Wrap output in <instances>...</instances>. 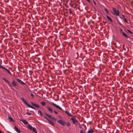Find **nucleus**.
Masks as SVG:
<instances>
[{
	"label": "nucleus",
	"mask_w": 133,
	"mask_h": 133,
	"mask_svg": "<svg viewBox=\"0 0 133 133\" xmlns=\"http://www.w3.org/2000/svg\"><path fill=\"white\" fill-rule=\"evenodd\" d=\"M112 10L114 13V14H113L115 15L116 16H119V11L117 9L115 8H113Z\"/></svg>",
	"instance_id": "f257e3e1"
},
{
	"label": "nucleus",
	"mask_w": 133,
	"mask_h": 133,
	"mask_svg": "<svg viewBox=\"0 0 133 133\" xmlns=\"http://www.w3.org/2000/svg\"><path fill=\"white\" fill-rule=\"evenodd\" d=\"M22 100L24 102V103L28 107L31 108L33 109H34V110L36 109V108L34 107H33L31 105H29L27 103V102L25 101L24 98L23 97H22L21 98Z\"/></svg>",
	"instance_id": "f03ea898"
},
{
	"label": "nucleus",
	"mask_w": 133,
	"mask_h": 133,
	"mask_svg": "<svg viewBox=\"0 0 133 133\" xmlns=\"http://www.w3.org/2000/svg\"><path fill=\"white\" fill-rule=\"evenodd\" d=\"M71 120L72 121L73 123L75 125H76L77 123H78V121L76 119L75 117H73L71 118Z\"/></svg>",
	"instance_id": "7ed1b4c3"
},
{
	"label": "nucleus",
	"mask_w": 133,
	"mask_h": 133,
	"mask_svg": "<svg viewBox=\"0 0 133 133\" xmlns=\"http://www.w3.org/2000/svg\"><path fill=\"white\" fill-rule=\"evenodd\" d=\"M57 122L63 126L64 125L66 124V123L65 122L61 120L58 121Z\"/></svg>",
	"instance_id": "20e7f679"
},
{
	"label": "nucleus",
	"mask_w": 133,
	"mask_h": 133,
	"mask_svg": "<svg viewBox=\"0 0 133 133\" xmlns=\"http://www.w3.org/2000/svg\"><path fill=\"white\" fill-rule=\"evenodd\" d=\"M3 80L6 83L8 84L10 87L11 88V86L9 82L4 78H3Z\"/></svg>",
	"instance_id": "39448f33"
},
{
	"label": "nucleus",
	"mask_w": 133,
	"mask_h": 133,
	"mask_svg": "<svg viewBox=\"0 0 133 133\" xmlns=\"http://www.w3.org/2000/svg\"><path fill=\"white\" fill-rule=\"evenodd\" d=\"M3 80L6 83L8 84L10 87L11 88V86L9 82L4 78H3Z\"/></svg>",
	"instance_id": "423d86ee"
},
{
	"label": "nucleus",
	"mask_w": 133,
	"mask_h": 133,
	"mask_svg": "<svg viewBox=\"0 0 133 133\" xmlns=\"http://www.w3.org/2000/svg\"><path fill=\"white\" fill-rule=\"evenodd\" d=\"M16 79L17 81L21 84L25 85V83L23 82L21 80H20L18 78H16Z\"/></svg>",
	"instance_id": "0eeeda50"
},
{
	"label": "nucleus",
	"mask_w": 133,
	"mask_h": 133,
	"mask_svg": "<svg viewBox=\"0 0 133 133\" xmlns=\"http://www.w3.org/2000/svg\"><path fill=\"white\" fill-rule=\"evenodd\" d=\"M51 103L54 106H55L57 108L61 110H62V108L59 106L57 105L56 104H55L53 102Z\"/></svg>",
	"instance_id": "6e6552de"
},
{
	"label": "nucleus",
	"mask_w": 133,
	"mask_h": 133,
	"mask_svg": "<svg viewBox=\"0 0 133 133\" xmlns=\"http://www.w3.org/2000/svg\"><path fill=\"white\" fill-rule=\"evenodd\" d=\"M31 103L32 105L33 106H35V107H37V108H39L40 107V106L38 104H37L36 103H35L32 102H31Z\"/></svg>",
	"instance_id": "1a4fd4ad"
},
{
	"label": "nucleus",
	"mask_w": 133,
	"mask_h": 133,
	"mask_svg": "<svg viewBox=\"0 0 133 133\" xmlns=\"http://www.w3.org/2000/svg\"><path fill=\"white\" fill-rule=\"evenodd\" d=\"M20 121L22 122L25 124L27 125L29 124L28 122L25 120L23 119H20Z\"/></svg>",
	"instance_id": "9d476101"
},
{
	"label": "nucleus",
	"mask_w": 133,
	"mask_h": 133,
	"mask_svg": "<svg viewBox=\"0 0 133 133\" xmlns=\"http://www.w3.org/2000/svg\"><path fill=\"white\" fill-rule=\"evenodd\" d=\"M46 108L50 113H52L53 111L52 108L49 107H47Z\"/></svg>",
	"instance_id": "9b49d317"
},
{
	"label": "nucleus",
	"mask_w": 133,
	"mask_h": 133,
	"mask_svg": "<svg viewBox=\"0 0 133 133\" xmlns=\"http://www.w3.org/2000/svg\"><path fill=\"white\" fill-rule=\"evenodd\" d=\"M47 121H48V123L52 125L53 126H54V125L55 124L53 122H52V121L50 120L49 119H48Z\"/></svg>",
	"instance_id": "f8f14e48"
},
{
	"label": "nucleus",
	"mask_w": 133,
	"mask_h": 133,
	"mask_svg": "<svg viewBox=\"0 0 133 133\" xmlns=\"http://www.w3.org/2000/svg\"><path fill=\"white\" fill-rule=\"evenodd\" d=\"M67 114V115L70 117H73L72 115L71 114V113L68 112L67 111H64Z\"/></svg>",
	"instance_id": "ddd939ff"
},
{
	"label": "nucleus",
	"mask_w": 133,
	"mask_h": 133,
	"mask_svg": "<svg viewBox=\"0 0 133 133\" xmlns=\"http://www.w3.org/2000/svg\"><path fill=\"white\" fill-rule=\"evenodd\" d=\"M14 129L18 133H19L20 132V131L17 128L16 126H15L14 128Z\"/></svg>",
	"instance_id": "4468645a"
},
{
	"label": "nucleus",
	"mask_w": 133,
	"mask_h": 133,
	"mask_svg": "<svg viewBox=\"0 0 133 133\" xmlns=\"http://www.w3.org/2000/svg\"><path fill=\"white\" fill-rule=\"evenodd\" d=\"M14 87H15L17 85V84L14 80H13L12 83Z\"/></svg>",
	"instance_id": "2eb2a0df"
},
{
	"label": "nucleus",
	"mask_w": 133,
	"mask_h": 133,
	"mask_svg": "<svg viewBox=\"0 0 133 133\" xmlns=\"http://www.w3.org/2000/svg\"><path fill=\"white\" fill-rule=\"evenodd\" d=\"M121 34L124 37L126 38H128V36L123 31L121 33Z\"/></svg>",
	"instance_id": "dca6fc26"
},
{
	"label": "nucleus",
	"mask_w": 133,
	"mask_h": 133,
	"mask_svg": "<svg viewBox=\"0 0 133 133\" xmlns=\"http://www.w3.org/2000/svg\"><path fill=\"white\" fill-rule=\"evenodd\" d=\"M8 119H9V121L10 122H12L14 121V120H13V119H12V118L10 116H8Z\"/></svg>",
	"instance_id": "f3484780"
},
{
	"label": "nucleus",
	"mask_w": 133,
	"mask_h": 133,
	"mask_svg": "<svg viewBox=\"0 0 133 133\" xmlns=\"http://www.w3.org/2000/svg\"><path fill=\"white\" fill-rule=\"evenodd\" d=\"M28 127L30 130H32L34 128L31 125H29L28 126Z\"/></svg>",
	"instance_id": "a211bd4d"
},
{
	"label": "nucleus",
	"mask_w": 133,
	"mask_h": 133,
	"mask_svg": "<svg viewBox=\"0 0 133 133\" xmlns=\"http://www.w3.org/2000/svg\"><path fill=\"white\" fill-rule=\"evenodd\" d=\"M107 17L108 18V19H109V20L111 22H113L112 20L111 19L110 17H109L108 16H107Z\"/></svg>",
	"instance_id": "6ab92c4d"
},
{
	"label": "nucleus",
	"mask_w": 133,
	"mask_h": 133,
	"mask_svg": "<svg viewBox=\"0 0 133 133\" xmlns=\"http://www.w3.org/2000/svg\"><path fill=\"white\" fill-rule=\"evenodd\" d=\"M38 113L41 116H43L42 112L41 111L39 110L38 111Z\"/></svg>",
	"instance_id": "aec40b11"
},
{
	"label": "nucleus",
	"mask_w": 133,
	"mask_h": 133,
	"mask_svg": "<svg viewBox=\"0 0 133 133\" xmlns=\"http://www.w3.org/2000/svg\"><path fill=\"white\" fill-rule=\"evenodd\" d=\"M94 131L91 129L90 130H89L88 131V133H93Z\"/></svg>",
	"instance_id": "412c9836"
},
{
	"label": "nucleus",
	"mask_w": 133,
	"mask_h": 133,
	"mask_svg": "<svg viewBox=\"0 0 133 133\" xmlns=\"http://www.w3.org/2000/svg\"><path fill=\"white\" fill-rule=\"evenodd\" d=\"M127 41L130 42L132 41L133 42V39L130 38H129V39L127 40Z\"/></svg>",
	"instance_id": "4be33fe9"
},
{
	"label": "nucleus",
	"mask_w": 133,
	"mask_h": 133,
	"mask_svg": "<svg viewBox=\"0 0 133 133\" xmlns=\"http://www.w3.org/2000/svg\"><path fill=\"white\" fill-rule=\"evenodd\" d=\"M32 130L34 132L36 133L37 132V130L35 128H34Z\"/></svg>",
	"instance_id": "5701e85b"
},
{
	"label": "nucleus",
	"mask_w": 133,
	"mask_h": 133,
	"mask_svg": "<svg viewBox=\"0 0 133 133\" xmlns=\"http://www.w3.org/2000/svg\"><path fill=\"white\" fill-rule=\"evenodd\" d=\"M6 70L7 72H8L9 74H11V73L6 68H5V69H4Z\"/></svg>",
	"instance_id": "b1692460"
},
{
	"label": "nucleus",
	"mask_w": 133,
	"mask_h": 133,
	"mask_svg": "<svg viewBox=\"0 0 133 133\" xmlns=\"http://www.w3.org/2000/svg\"><path fill=\"white\" fill-rule=\"evenodd\" d=\"M119 31L120 32L121 34L123 31V30L121 29L120 28H119Z\"/></svg>",
	"instance_id": "393cba45"
},
{
	"label": "nucleus",
	"mask_w": 133,
	"mask_h": 133,
	"mask_svg": "<svg viewBox=\"0 0 133 133\" xmlns=\"http://www.w3.org/2000/svg\"><path fill=\"white\" fill-rule=\"evenodd\" d=\"M41 104L43 106H44L46 104V103L44 102H41Z\"/></svg>",
	"instance_id": "a878e982"
},
{
	"label": "nucleus",
	"mask_w": 133,
	"mask_h": 133,
	"mask_svg": "<svg viewBox=\"0 0 133 133\" xmlns=\"http://www.w3.org/2000/svg\"><path fill=\"white\" fill-rule=\"evenodd\" d=\"M123 20L124 22H125L127 23H128V21L125 18H123Z\"/></svg>",
	"instance_id": "bb28decb"
},
{
	"label": "nucleus",
	"mask_w": 133,
	"mask_h": 133,
	"mask_svg": "<svg viewBox=\"0 0 133 133\" xmlns=\"http://www.w3.org/2000/svg\"><path fill=\"white\" fill-rule=\"evenodd\" d=\"M0 68H2L3 69H5V68L3 66H2L1 65H0Z\"/></svg>",
	"instance_id": "cd10ccee"
},
{
	"label": "nucleus",
	"mask_w": 133,
	"mask_h": 133,
	"mask_svg": "<svg viewBox=\"0 0 133 133\" xmlns=\"http://www.w3.org/2000/svg\"><path fill=\"white\" fill-rule=\"evenodd\" d=\"M51 119H53L54 121H56L57 120L54 117H52Z\"/></svg>",
	"instance_id": "c85d7f7f"
},
{
	"label": "nucleus",
	"mask_w": 133,
	"mask_h": 133,
	"mask_svg": "<svg viewBox=\"0 0 133 133\" xmlns=\"http://www.w3.org/2000/svg\"><path fill=\"white\" fill-rule=\"evenodd\" d=\"M70 125V123L68 122L67 124V126H69Z\"/></svg>",
	"instance_id": "c756f323"
},
{
	"label": "nucleus",
	"mask_w": 133,
	"mask_h": 133,
	"mask_svg": "<svg viewBox=\"0 0 133 133\" xmlns=\"http://www.w3.org/2000/svg\"><path fill=\"white\" fill-rule=\"evenodd\" d=\"M80 133H84L83 131V130H81L80 131Z\"/></svg>",
	"instance_id": "7c9ffc66"
},
{
	"label": "nucleus",
	"mask_w": 133,
	"mask_h": 133,
	"mask_svg": "<svg viewBox=\"0 0 133 133\" xmlns=\"http://www.w3.org/2000/svg\"><path fill=\"white\" fill-rule=\"evenodd\" d=\"M127 31L128 32H129L131 34L132 33V32L131 31H130V30H129L128 29L127 30Z\"/></svg>",
	"instance_id": "2f4dec72"
},
{
	"label": "nucleus",
	"mask_w": 133,
	"mask_h": 133,
	"mask_svg": "<svg viewBox=\"0 0 133 133\" xmlns=\"http://www.w3.org/2000/svg\"><path fill=\"white\" fill-rule=\"evenodd\" d=\"M48 117L50 118V119H51L52 117L51 116L49 115Z\"/></svg>",
	"instance_id": "473e14b6"
},
{
	"label": "nucleus",
	"mask_w": 133,
	"mask_h": 133,
	"mask_svg": "<svg viewBox=\"0 0 133 133\" xmlns=\"http://www.w3.org/2000/svg\"><path fill=\"white\" fill-rule=\"evenodd\" d=\"M69 12H70V14H71L72 13V11H71V9H69Z\"/></svg>",
	"instance_id": "72a5a7b5"
},
{
	"label": "nucleus",
	"mask_w": 133,
	"mask_h": 133,
	"mask_svg": "<svg viewBox=\"0 0 133 133\" xmlns=\"http://www.w3.org/2000/svg\"><path fill=\"white\" fill-rule=\"evenodd\" d=\"M31 96L33 98H34V95H33V94H31Z\"/></svg>",
	"instance_id": "f704fd0d"
},
{
	"label": "nucleus",
	"mask_w": 133,
	"mask_h": 133,
	"mask_svg": "<svg viewBox=\"0 0 133 133\" xmlns=\"http://www.w3.org/2000/svg\"><path fill=\"white\" fill-rule=\"evenodd\" d=\"M26 114L28 115H31V113H29L28 112H26Z\"/></svg>",
	"instance_id": "c9c22d12"
},
{
	"label": "nucleus",
	"mask_w": 133,
	"mask_h": 133,
	"mask_svg": "<svg viewBox=\"0 0 133 133\" xmlns=\"http://www.w3.org/2000/svg\"><path fill=\"white\" fill-rule=\"evenodd\" d=\"M43 117H44L47 120V121L49 119L48 118H47L46 117H45L44 116H43Z\"/></svg>",
	"instance_id": "e433bc0d"
},
{
	"label": "nucleus",
	"mask_w": 133,
	"mask_h": 133,
	"mask_svg": "<svg viewBox=\"0 0 133 133\" xmlns=\"http://www.w3.org/2000/svg\"><path fill=\"white\" fill-rule=\"evenodd\" d=\"M54 112L56 114H58V112H57V111H56L55 110H54Z\"/></svg>",
	"instance_id": "4c0bfd02"
},
{
	"label": "nucleus",
	"mask_w": 133,
	"mask_h": 133,
	"mask_svg": "<svg viewBox=\"0 0 133 133\" xmlns=\"http://www.w3.org/2000/svg\"><path fill=\"white\" fill-rule=\"evenodd\" d=\"M104 9H105V10L107 12H108V10L106 8H105Z\"/></svg>",
	"instance_id": "58836bf2"
},
{
	"label": "nucleus",
	"mask_w": 133,
	"mask_h": 133,
	"mask_svg": "<svg viewBox=\"0 0 133 133\" xmlns=\"http://www.w3.org/2000/svg\"><path fill=\"white\" fill-rule=\"evenodd\" d=\"M45 115L46 116H48L49 115L47 113H46V112L45 113Z\"/></svg>",
	"instance_id": "ea45409f"
},
{
	"label": "nucleus",
	"mask_w": 133,
	"mask_h": 133,
	"mask_svg": "<svg viewBox=\"0 0 133 133\" xmlns=\"http://www.w3.org/2000/svg\"><path fill=\"white\" fill-rule=\"evenodd\" d=\"M122 17L124 18H125V15H122Z\"/></svg>",
	"instance_id": "a19ab883"
},
{
	"label": "nucleus",
	"mask_w": 133,
	"mask_h": 133,
	"mask_svg": "<svg viewBox=\"0 0 133 133\" xmlns=\"http://www.w3.org/2000/svg\"><path fill=\"white\" fill-rule=\"evenodd\" d=\"M119 18L121 19H122V18L121 16L119 17Z\"/></svg>",
	"instance_id": "79ce46f5"
},
{
	"label": "nucleus",
	"mask_w": 133,
	"mask_h": 133,
	"mask_svg": "<svg viewBox=\"0 0 133 133\" xmlns=\"http://www.w3.org/2000/svg\"><path fill=\"white\" fill-rule=\"evenodd\" d=\"M94 3L95 4H96V2L94 1Z\"/></svg>",
	"instance_id": "37998d69"
},
{
	"label": "nucleus",
	"mask_w": 133,
	"mask_h": 133,
	"mask_svg": "<svg viewBox=\"0 0 133 133\" xmlns=\"http://www.w3.org/2000/svg\"><path fill=\"white\" fill-rule=\"evenodd\" d=\"M0 133H3L2 131L1 130H0Z\"/></svg>",
	"instance_id": "c03bdc74"
}]
</instances>
